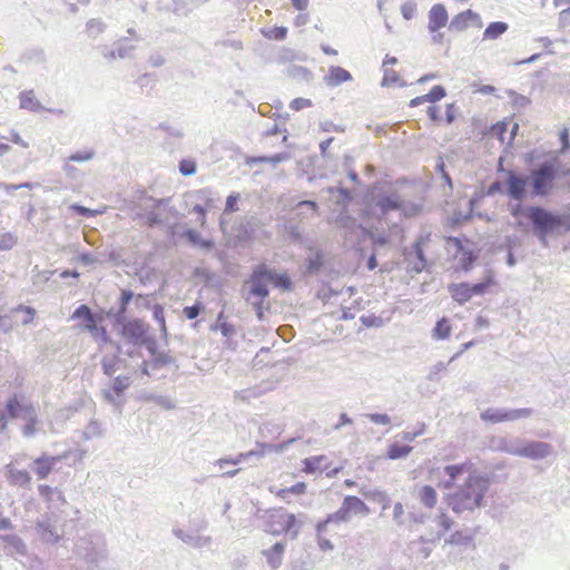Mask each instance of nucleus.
Returning <instances> with one entry per match:
<instances>
[{"label":"nucleus","instance_id":"59","mask_svg":"<svg viewBox=\"0 0 570 570\" xmlns=\"http://www.w3.org/2000/svg\"><path fill=\"white\" fill-rule=\"evenodd\" d=\"M446 92L444 87L438 85L434 86L429 94H426L428 101L430 102H436L441 100L443 97H445Z\"/></svg>","mask_w":570,"mask_h":570},{"label":"nucleus","instance_id":"53","mask_svg":"<svg viewBox=\"0 0 570 570\" xmlns=\"http://www.w3.org/2000/svg\"><path fill=\"white\" fill-rule=\"evenodd\" d=\"M153 317L159 324L163 335L167 336L165 311L160 304H155L153 306Z\"/></svg>","mask_w":570,"mask_h":570},{"label":"nucleus","instance_id":"7","mask_svg":"<svg viewBox=\"0 0 570 570\" xmlns=\"http://www.w3.org/2000/svg\"><path fill=\"white\" fill-rule=\"evenodd\" d=\"M271 276V268L265 264L257 265L249 277L250 288L246 301L249 302L252 297L265 299L269 295L267 284Z\"/></svg>","mask_w":570,"mask_h":570},{"label":"nucleus","instance_id":"17","mask_svg":"<svg viewBox=\"0 0 570 570\" xmlns=\"http://www.w3.org/2000/svg\"><path fill=\"white\" fill-rule=\"evenodd\" d=\"M62 456H52L42 454L41 456L33 460V471L37 476L41 480L48 478L53 470L55 465L61 461Z\"/></svg>","mask_w":570,"mask_h":570},{"label":"nucleus","instance_id":"41","mask_svg":"<svg viewBox=\"0 0 570 570\" xmlns=\"http://www.w3.org/2000/svg\"><path fill=\"white\" fill-rule=\"evenodd\" d=\"M184 237L193 245L195 246H199L206 250H209L213 248L214 246V243L209 239H203L202 238V235L194 230V229H187L185 233H184Z\"/></svg>","mask_w":570,"mask_h":570},{"label":"nucleus","instance_id":"21","mask_svg":"<svg viewBox=\"0 0 570 570\" xmlns=\"http://www.w3.org/2000/svg\"><path fill=\"white\" fill-rule=\"evenodd\" d=\"M173 533L176 538L180 539L186 544L196 548L202 549L205 547H209L212 544V537L209 535H195L188 532H185L181 529H174Z\"/></svg>","mask_w":570,"mask_h":570},{"label":"nucleus","instance_id":"61","mask_svg":"<svg viewBox=\"0 0 570 570\" xmlns=\"http://www.w3.org/2000/svg\"><path fill=\"white\" fill-rule=\"evenodd\" d=\"M204 309V306L202 305V303L197 302L195 303L194 305L191 306H186L184 307V315L188 318V320H195L196 317L199 316L200 312Z\"/></svg>","mask_w":570,"mask_h":570},{"label":"nucleus","instance_id":"47","mask_svg":"<svg viewBox=\"0 0 570 570\" xmlns=\"http://www.w3.org/2000/svg\"><path fill=\"white\" fill-rule=\"evenodd\" d=\"M214 330H219L222 335L227 338L234 336L236 333L235 326L225 320L223 312L218 314Z\"/></svg>","mask_w":570,"mask_h":570},{"label":"nucleus","instance_id":"4","mask_svg":"<svg viewBox=\"0 0 570 570\" xmlns=\"http://www.w3.org/2000/svg\"><path fill=\"white\" fill-rule=\"evenodd\" d=\"M524 216L531 222L535 232L551 233L562 224L560 216L550 213L541 206L527 207Z\"/></svg>","mask_w":570,"mask_h":570},{"label":"nucleus","instance_id":"25","mask_svg":"<svg viewBox=\"0 0 570 570\" xmlns=\"http://www.w3.org/2000/svg\"><path fill=\"white\" fill-rule=\"evenodd\" d=\"M37 529L42 540L47 543H57L61 538L57 528L50 522L49 519H42L38 521Z\"/></svg>","mask_w":570,"mask_h":570},{"label":"nucleus","instance_id":"48","mask_svg":"<svg viewBox=\"0 0 570 570\" xmlns=\"http://www.w3.org/2000/svg\"><path fill=\"white\" fill-rule=\"evenodd\" d=\"M412 449L413 448L410 445H400L397 443H393L389 446L387 458L391 460L403 459L411 453Z\"/></svg>","mask_w":570,"mask_h":570},{"label":"nucleus","instance_id":"55","mask_svg":"<svg viewBox=\"0 0 570 570\" xmlns=\"http://www.w3.org/2000/svg\"><path fill=\"white\" fill-rule=\"evenodd\" d=\"M508 95L513 107L517 109H523L530 105V99L523 95L517 94L512 90H510Z\"/></svg>","mask_w":570,"mask_h":570},{"label":"nucleus","instance_id":"60","mask_svg":"<svg viewBox=\"0 0 570 570\" xmlns=\"http://www.w3.org/2000/svg\"><path fill=\"white\" fill-rule=\"evenodd\" d=\"M95 157L94 150H86V151H77L69 156V161H76V163H82V161H89Z\"/></svg>","mask_w":570,"mask_h":570},{"label":"nucleus","instance_id":"29","mask_svg":"<svg viewBox=\"0 0 570 570\" xmlns=\"http://www.w3.org/2000/svg\"><path fill=\"white\" fill-rule=\"evenodd\" d=\"M347 522H350L348 518L344 513L342 507H340V509L337 511L328 514L324 520L320 521L316 524L315 530L317 533H324L326 531L328 524H341V523H347Z\"/></svg>","mask_w":570,"mask_h":570},{"label":"nucleus","instance_id":"10","mask_svg":"<svg viewBox=\"0 0 570 570\" xmlns=\"http://www.w3.org/2000/svg\"><path fill=\"white\" fill-rule=\"evenodd\" d=\"M130 374L116 376L111 384L102 390L105 401L112 404L114 406L119 407L121 403L118 401V397H120L124 394V392L130 386Z\"/></svg>","mask_w":570,"mask_h":570},{"label":"nucleus","instance_id":"27","mask_svg":"<svg viewBox=\"0 0 570 570\" xmlns=\"http://www.w3.org/2000/svg\"><path fill=\"white\" fill-rule=\"evenodd\" d=\"M0 540L4 543V550L9 554L24 556L27 553V547L24 542L16 534L0 535Z\"/></svg>","mask_w":570,"mask_h":570},{"label":"nucleus","instance_id":"20","mask_svg":"<svg viewBox=\"0 0 570 570\" xmlns=\"http://www.w3.org/2000/svg\"><path fill=\"white\" fill-rule=\"evenodd\" d=\"M101 367L105 375L112 377L117 372L127 368V361L118 353L105 355L101 360Z\"/></svg>","mask_w":570,"mask_h":570},{"label":"nucleus","instance_id":"64","mask_svg":"<svg viewBox=\"0 0 570 570\" xmlns=\"http://www.w3.org/2000/svg\"><path fill=\"white\" fill-rule=\"evenodd\" d=\"M145 222L149 227H154L160 225L163 223V218L155 210H149L144 215Z\"/></svg>","mask_w":570,"mask_h":570},{"label":"nucleus","instance_id":"56","mask_svg":"<svg viewBox=\"0 0 570 570\" xmlns=\"http://www.w3.org/2000/svg\"><path fill=\"white\" fill-rule=\"evenodd\" d=\"M174 362V358L165 352H157L156 355L153 357V367L155 370H158L165 365L171 364Z\"/></svg>","mask_w":570,"mask_h":570},{"label":"nucleus","instance_id":"54","mask_svg":"<svg viewBox=\"0 0 570 570\" xmlns=\"http://www.w3.org/2000/svg\"><path fill=\"white\" fill-rule=\"evenodd\" d=\"M448 364L444 362H438L430 367L426 379L431 382H439L441 380V373L446 370Z\"/></svg>","mask_w":570,"mask_h":570},{"label":"nucleus","instance_id":"40","mask_svg":"<svg viewBox=\"0 0 570 570\" xmlns=\"http://www.w3.org/2000/svg\"><path fill=\"white\" fill-rule=\"evenodd\" d=\"M474 538V532L471 530L455 531L445 540V543L452 546H469Z\"/></svg>","mask_w":570,"mask_h":570},{"label":"nucleus","instance_id":"3","mask_svg":"<svg viewBox=\"0 0 570 570\" xmlns=\"http://www.w3.org/2000/svg\"><path fill=\"white\" fill-rule=\"evenodd\" d=\"M558 168L553 161H544L531 171L532 196L546 197L557 178Z\"/></svg>","mask_w":570,"mask_h":570},{"label":"nucleus","instance_id":"5","mask_svg":"<svg viewBox=\"0 0 570 570\" xmlns=\"http://www.w3.org/2000/svg\"><path fill=\"white\" fill-rule=\"evenodd\" d=\"M428 236H420L414 244L403 249V263L407 273L420 274L426 267V257L423 245L428 242Z\"/></svg>","mask_w":570,"mask_h":570},{"label":"nucleus","instance_id":"35","mask_svg":"<svg viewBox=\"0 0 570 570\" xmlns=\"http://www.w3.org/2000/svg\"><path fill=\"white\" fill-rule=\"evenodd\" d=\"M114 47L117 50V56L119 59L131 58L134 51L136 50V45L131 43L128 37H121L120 39L115 41Z\"/></svg>","mask_w":570,"mask_h":570},{"label":"nucleus","instance_id":"51","mask_svg":"<svg viewBox=\"0 0 570 570\" xmlns=\"http://www.w3.org/2000/svg\"><path fill=\"white\" fill-rule=\"evenodd\" d=\"M451 334V326L449 324V321L446 318H442L436 322L434 328H433V338L435 340H445Z\"/></svg>","mask_w":570,"mask_h":570},{"label":"nucleus","instance_id":"15","mask_svg":"<svg viewBox=\"0 0 570 570\" xmlns=\"http://www.w3.org/2000/svg\"><path fill=\"white\" fill-rule=\"evenodd\" d=\"M428 29L431 33H435L441 28L445 27L449 20V14L445 7L441 3L432 6L429 11Z\"/></svg>","mask_w":570,"mask_h":570},{"label":"nucleus","instance_id":"12","mask_svg":"<svg viewBox=\"0 0 570 570\" xmlns=\"http://www.w3.org/2000/svg\"><path fill=\"white\" fill-rule=\"evenodd\" d=\"M87 541L81 539L76 544L77 552L87 561L91 570H95L99 563L106 558V552L102 547H87Z\"/></svg>","mask_w":570,"mask_h":570},{"label":"nucleus","instance_id":"45","mask_svg":"<svg viewBox=\"0 0 570 570\" xmlns=\"http://www.w3.org/2000/svg\"><path fill=\"white\" fill-rule=\"evenodd\" d=\"M466 469V464H453V465H446L444 468V473L449 475V480L444 482V487L446 489H450L453 485L454 480L462 474Z\"/></svg>","mask_w":570,"mask_h":570},{"label":"nucleus","instance_id":"50","mask_svg":"<svg viewBox=\"0 0 570 570\" xmlns=\"http://www.w3.org/2000/svg\"><path fill=\"white\" fill-rule=\"evenodd\" d=\"M81 435H82V439L86 441H89V440H92L96 438H101L102 429L97 421L92 420L83 429V431L81 432Z\"/></svg>","mask_w":570,"mask_h":570},{"label":"nucleus","instance_id":"57","mask_svg":"<svg viewBox=\"0 0 570 570\" xmlns=\"http://www.w3.org/2000/svg\"><path fill=\"white\" fill-rule=\"evenodd\" d=\"M91 315H92L91 309L87 305L81 304L75 309L71 317L75 320L81 318L86 322V321H91Z\"/></svg>","mask_w":570,"mask_h":570},{"label":"nucleus","instance_id":"23","mask_svg":"<svg viewBox=\"0 0 570 570\" xmlns=\"http://www.w3.org/2000/svg\"><path fill=\"white\" fill-rule=\"evenodd\" d=\"M350 80H352L351 72L338 66L330 67L327 75L324 77V82L328 87H337Z\"/></svg>","mask_w":570,"mask_h":570},{"label":"nucleus","instance_id":"52","mask_svg":"<svg viewBox=\"0 0 570 570\" xmlns=\"http://www.w3.org/2000/svg\"><path fill=\"white\" fill-rule=\"evenodd\" d=\"M325 460L323 455L311 456L304 460V471L307 473H314L315 471L322 470V462Z\"/></svg>","mask_w":570,"mask_h":570},{"label":"nucleus","instance_id":"46","mask_svg":"<svg viewBox=\"0 0 570 570\" xmlns=\"http://www.w3.org/2000/svg\"><path fill=\"white\" fill-rule=\"evenodd\" d=\"M494 281H493V277L492 276H487L482 282H479V283H475V284H470L469 283V289H470V294L471 296H481V295H484L489 287L491 285H493Z\"/></svg>","mask_w":570,"mask_h":570},{"label":"nucleus","instance_id":"37","mask_svg":"<svg viewBox=\"0 0 570 570\" xmlns=\"http://www.w3.org/2000/svg\"><path fill=\"white\" fill-rule=\"evenodd\" d=\"M21 60L23 63L31 67L42 66L46 63L47 59L42 49H30L22 55Z\"/></svg>","mask_w":570,"mask_h":570},{"label":"nucleus","instance_id":"63","mask_svg":"<svg viewBox=\"0 0 570 570\" xmlns=\"http://www.w3.org/2000/svg\"><path fill=\"white\" fill-rule=\"evenodd\" d=\"M100 53L101 56L108 61V62H111L116 59H119L118 56H117V50L116 48L112 46H101L100 47Z\"/></svg>","mask_w":570,"mask_h":570},{"label":"nucleus","instance_id":"2","mask_svg":"<svg viewBox=\"0 0 570 570\" xmlns=\"http://www.w3.org/2000/svg\"><path fill=\"white\" fill-rule=\"evenodd\" d=\"M403 188L397 184L381 186L373 193L372 202L380 216L385 217L390 212L399 210L402 204Z\"/></svg>","mask_w":570,"mask_h":570},{"label":"nucleus","instance_id":"18","mask_svg":"<svg viewBox=\"0 0 570 570\" xmlns=\"http://www.w3.org/2000/svg\"><path fill=\"white\" fill-rule=\"evenodd\" d=\"M274 446L268 443H257L256 449L250 450L246 453H240L236 459L229 460V459H219L216 461V464L224 469L227 464H238L242 460L249 459L252 456L262 458L264 454L268 451L271 452Z\"/></svg>","mask_w":570,"mask_h":570},{"label":"nucleus","instance_id":"14","mask_svg":"<svg viewBox=\"0 0 570 570\" xmlns=\"http://www.w3.org/2000/svg\"><path fill=\"white\" fill-rule=\"evenodd\" d=\"M470 23H473L478 28L482 27L480 14L471 9H468L452 18L450 22V30L463 31L470 26Z\"/></svg>","mask_w":570,"mask_h":570},{"label":"nucleus","instance_id":"32","mask_svg":"<svg viewBox=\"0 0 570 570\" xmlns=\"http://www.w3.org/2000/svg\"><path fill=\"white\" fill-rule=\"evenodd\" d=\"M302 527L303 521L297 520L293 513H288L284 510V527L279 528L281 530H284V533H288L291 539L294 540L298 537Z\"/></svg>","mask_w":570,"mask_h":570},{"label":"nucleus","instance_id":"43","mask_svg":"<svg viewBox=\"0 0 570 570\" xmlns=\"http://www.w3.org/2000/svg\"><path fill=\"white\" fill-rule=\"evenodd\" d=\"M267 278L269 279V283H272L275 287L283 291H289L292 287V281L285 273L279 274L274 269H271V276Z\"/></svg>","mask_w":570,"mask_h":570},{"label":"nucleus","instance_id":"26","mask_svg":"<svg viewBox=\"0 0 570 570\" xmlns=\"http://www.w3.org/2000/svg\"><path fill=\"white\" fill-rule=\"evenodd\" d=\"M448 292L450 293L453 301H455L460 305L465 304L472 298L468 282L449 284Z\"/></svg>","mask_w":570,"mask_h":570},{"label":"nucleus","instance_id":"49","mask_svg":"<svg viewBox=\"0 0 570 570\" xmlns=\"http://www.w3.org/2000/svg\"><path fill=\"white\" fill-rule=\"evenodd\" d=\"M38 491L40 497L47 501L48 499H52V497H57V500H60L62 504H66L65 495L57 488H51L47 484H40L38 487Z\"/></svg>","mask_w":570,"mask_h":570},{"label":"nucleus","instance_id":"31","mask_svg":"<svg viewBox=\"0 0 570 570\" xmlns=\"http://www.w3.org/2000/svg\"><path fill=\"white\" fill-rule=\"evenodd\" d=\"M522 441L521 438H502L499 440L498 450L510 455L520 456Z\"/></svg>","mask_w":570,"mask_h":570},{"label":"nucleus","instance_id":"22","mask_svg":"<svg viewBox=\"0 0 570 570\" xmlns=\"http://www.w3.org/2000/svg\"><path fill=\"white\" fill-rule=\"evenodd\" d=\"M6 469V478L11 485L30 489L31 475L28 471L14 469L10 464Z\"/></svg>","mask_w":570,"mask_h":570},{"label":"nucleus","instance_id":"42","mask_svg":"<svg viewBox=\"0 0 570 570\" xmlns=\"http://www.w3.org/2000/svg\"><path fill=\"white\" fill-rule=\"evenodd\" d=\"M318 206L313 200H302L295 206L296 215L299 218H307L309 215H316Z\"/></svg>","mask_w":570,"mask_h":570},{"label":"nucleus","instance_id":"33","mask_svg":"<svg viewBox=\"0 0 570 570\" xmlns=\"http://www.w3.org/2000/svg\"><path fill=\"white\" fill-rule=\"evenodd\" d=\"M7 411L10 417H27L29 414L33 413V409L29 406L21 405L17 397H12L7 403Z\"/></svg>","mask_w":570,"mask_h":570},{"label":"nucleus","instance_id":"39","mask_svg":"<svg viewBox=\"0 0 570 570\" xmlns=\"http://www.w3.org/2000/svg\"><path fill=\"white\" fill-rule=\"evenodd\" d=\"M509 26L507 22L495 21L491 22L483 32V39L485 40H495L501 37L507 30Z\"/></svg>","mask_w":570,"mask_h":570},{"label":"nucleus","instance_id":"30","mask_svg":"<svg viewBox=\"0 0 570 570\" xmlns=\"http://www.w3.org/2000/svg\"><path fill=\"white\" fill-rule=\"evenodd\" d=\"M134 293L129 289H122L120 299H119V308L114 312L110 309L108 312V316L114 318V322H122L124 317H126L127 307L129 302L132 299Z\"/></svg>","mask_w":570,"mask_h":570},{"label":"nucleus","instance_id":"34","mask_svg":"<svg viewBox=\"0 0 570 570\" xmlns=\"http://www.w3.org/2000/svg\"><path fill=\"white\" fill-rule=\"evenodd\" d=\"M140 399L145 402H154L165 410H173L176 407L175 401L166 395H157L150 392H144L140 394Z\"/></svg>","mask_w":570,"mask_h":570},{"label":"nucleus","instance_id":"19","mask_svg":"<svg viewBox=\"0 0 570 570\" xmlns=\"http://www.w3.org/2000/svg\"><path fill=\"white\" fill-rule=\"evenodd\" d=\"M265 519V531L267 533L273 535H279L284 533V530L279 529L284 527V509L279 508L266 511Z\"/></svg>","mask_w":570,"mask_h":570},{"label":"nucleus","instance_id":"62","mask_svg":"<svg viewBox=\"0 0 570 570\" xmlns=\"http://www.w3.org/2000/svg\"><path fill=\"white\" fill-rule=\"evenodd\" d=\"M365 416L375 424L389 425L391 423V417L384 413H368Z\"/></svg>","mask_w":570,"mask_h":570},{"label":"nucleus","instance_id":"16","mask_svg":"<svg viewBox=\"0 0 570 570\" xmlns=\"http://www.w3.org/2000/svg\"><path fill=\"white\" fill-rule=\"evenodd\" d=\"M286 550V542H276L271 548L264 549L261 553L265 557L266 563L271 570L281 568Z\"/></svg>","mask_w":570,"mask_h":570},{"label":"nucleus","instance_id":"44","mask_svg":"<svg viewBox=\"0 0 570 570\" xmlns=\"http://www.w3.org/2000/svg\"><path fill=\"white\" fill-rule=\"evenodd\" d=\"M107 24L101 19H90L86 23V32L89 38L96 39L105 32Z\"/></svg>","mask_w":570,"mask_h":570},{"label":"nucleus","instance_id":"38","mask_svg":"<svg viewBox=\"0 0 570 570\" xmlns=\"http://www.w3.org/2000/svg\"><path fill=\"white\" fill-rule=\"evenodd\" d=\"M417 497L420 499V502L429 508L432 509L436 504V491L431 485H423L419 489Z\"/></svg>","mask_w":570,"mask_h":570},{"label":"nucleus","instance_id":"24","mask_svg":"<svg viewBox=\"0 0 570 570\" xmlns=\"http://www.w3.org/2000/svg\"><path fill=\"white\" fill-rule=\"evenodd\" d=\"M423 210V200H411L407 195L403 193L402 204L400 206V216L402 218H413L419 216Z\"/></svg>","mask_w":570,"mask_h":570},{"label":"nucleus","instance_id":"13","mask_svg":"<svg viewBox=\"0 0 570 570\" xmlns=\"http://www.w3.org/2000/svg\"><path fill=\"white\" fill-rule=\"evenodd\" d=\"M341 507L348 518V521H351L353 517H366L371 512L368 505L355 495H346L343 499Z\"/></svg>","mask_w":570,"mask_h":570},{"label":"nucleus","instance_id":"11","mask_svg":"<svg viewBox=\"0 0 570 570\" xmlns=\"http://www.w3.org/2000/svg\"><path fill=\"white\" fill-rule=\"evenodd\" d=\"M528 180V177L518 175L513 170H509L505 194L513 200H523L527 195Z\"/></svg>","mask_w":570,"mask_h":570},{"label":"nucleus","instance_id":"28","mask_svg":"<svg viewBox=\"0 0 570 570\" xmlns=\"http://www.w3.org/2000/svg\"><path fill=\"white\" fill-rule=\"evenodd\" d=\"M20 108L32 112L45 110V107L36 98L33 90H24L19 94Z\"/></svg>","mask_w":570,"mask_h":570},{"label":"nucleus","instance_id":"6","mask_svg":"<svg viewBox=\"0 0 570 570\" xmlns=\"http://www.w3.org/2000/svg\"><path fill=\"white\" fill-rule=\"evenodd\" d=\"M533 413L532 409H505V407H489L480 414V417L484 422L492 424L501 422H513L520 419L530 417Z\"/></svg>","mask_w":570,"mask_h":570},{"label":"nucleus","instance_id":"1","mask_svg":"<svg viewBox=\"0 0 570 570\" xmlns=\"http://www.w3.org/2000/svg\"><path fill=\"white\" fill-rule=\"evenodd\" d=\"M489 488L490 479L488 475L471 473L453 493L449 494V505L456 514L472 512L482 507Z\"/></svg>","mask_w":570,"mask_h":570},{"label":"nucleus","instance_id":"58","mask_svg":"<svg viewBox=\"0 0 570 570\" xmlns=\"http://www.w3.org/2000/svg\"><path fill=\"white\" fill-rule=\"evenodd\" d=\"M24 420H27L28 422L24 425L22 433L26 438H31L36 433L37 419L35 412L24 417Z\"/></svg>","mask_w":570,"mask_h":570},{"label":"nucleus","instance_id":"9","mask_svg":"<svg viewBox=\"0 0 570 570\" xmlns=\"http://www.w3.org/2000/svg\"><path fill=\"white\" fill-rule=\"evenodd\" d=\"M520 458L529 460H543L553 454V446L550 443L523 439Z\"/></svg>","mask_w":570,"mask_h":570},{"label":"nucleus","instance_id":"8","mask_svg":"<svg viewBox=\"0 0 570 570\" xmlns=\"http://www.w3.org/2000/svg\"><path fill=\"white\" fill-rule=\"evenodd\" d=\"M116 325L120 326L121 336L134 345H142L147 342L146 335L148 331L147 324L139 320H127L124 317L122 322H115Z\"/></svg>","mask_w":570,"mask_h":570},{"label":"nucleus","instance_id":"36","mask_svg":"<svg viewBox=\"0 0 570 570\" xmlns=\"http://www.w3.org/2000/svg\"><path fill=\"white\" fill-rule=\"evenodd\" d=\"M360 493L365 499H370V500L376 501L377 503L382 504L383 510H386L390 507L391 499L384 491H381L377 489L368 490V489L361 488Z\"/></svg>","mask_w":570,"mask_h":570}]
</instances>
